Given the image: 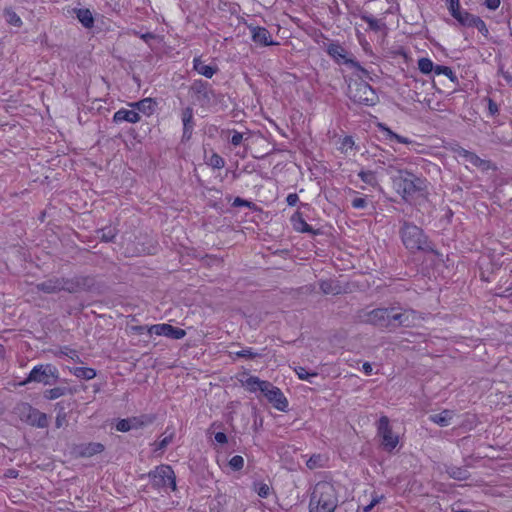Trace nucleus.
<instances>
[{"mask_svg": "<svg viewBox=\"0 0 512 512\" xmlns=\"http://www.w3.org/2000/svg\"><path fill=\"white\" fill-rule=\"evenodd\" d=\"M366 321L380 326H389L395 323L410 326L416 324V313L412 310L397 312L394 308H378L367 315Z\"/></svg>", "mask_w": 512, "mask_h": 512, "instance_id": "nucleus-1", "label": "nucleus"}, {"mask_svg": "<svg viewBox=\"0 0 512 512\" xmlns=\"http://www.w3.org/2000/svg\"><path fill=\"white\" fill-rule=\"evenodd\" d=\"M337 497L334 486L329 482H319L315 485L310 500L309 512H334Z\"/></svg>", "mask_w": 512, "mask_h": 512, "instance_id": "nucleus-2", "label": "nucleus"}, {"mask_svg": "<svg viewBox=\"0 0 512 512\" xmlns=\"http://www.w3.org/2000/svg\"><path fill=\"white\" fill-rule=\"evenodd\" d=\"M396 172V175H392L393 187L403 199L411 200L416 193L423 190L424 180L406 170H397Z\"/></svg>", "mask_w": 512, "mask_h": 512, "instance_id": "nucleus-3", "label": "nucleus"}, {"mask_svg": "<svg viewBox=\"0 0 512 512\" xmlns=\"http://www.w3.org/2000/svg\"><path fill=\"white\" fill-rule=\"evenodd\" d=\"M402 242L410 251L424 250L428 247L427 238L422 230L412 224H405L401 231Z\"/></svg>", "mask_w": 512, "mask_h": 512, "instance_id": "nucleus-4", "label": "nucleus"}, {"mask_svg": "<svg viewBox=\"0 0 512 512\" xmlns=\"http://www.w3.org/2000/svg\"><path fill=\"white\" fill-rule=\"evenodd\" d=\"M59 371L52 364H40L33 367L27 379L22 382L25 385L29 382H38L44 385H52L57 382Z\"/></svg>", "mask_w": 512, "mask_h": 512, "instance_id": "nucleus-5", "label": "nucleus"}, {"mask_svg": "<svg viewBox=\"0 0 512 512\" xmlns=\"http://www.w3.org/2000/svg\"><path fill=\"white\" fill-rule=\"evenodd\" d=\"M153 486L162 489H176L175 474L168 465H160L149 473Z\"/></svg>", "mask_w": 512, "mask_h": 512, "instance_id": "nucleus-6", "label": "nucleus"}, {"mask_svg": "<svg viewBox=\"0 0 512 512\" xmlns=\"http://www.w3.org/2000/svg\"><path fill=\"white\" fill-rule=\"evenodd\" d=\"M349 97L359 104L373 105L377 96L374 90L365 82H355L349 86Z\"/></svg>", "mask_w": 512, "mask_h": 512, "instance_id": "nucleus-7", "label": "nucleus"}, {"mask_svg": "<svg viewBox=\"0 0 512 512\" xmlns=\"http://www.w3.org/2000/svg\"><path fill=\"white\" fill-rule=\"evenodd\" d=\"M378 435L381 438V445L384 450L391 452L399 444V435L395 433L389 424V419L382 416L378 422Z\"/></svg>", "mask_w": 512, "mask_h": 512, "instance_id": "nucleus-8", "label": "nucleus"}, {"mask_svg": "<svg viewBox=\"0 0 512 512\" xmlns=\"http://www.w3.org/2000/svg\"><path fill=\"white\" fill-rule=\"evenodd\" d=\"M147 332L151 335L165 336L171 339H182L186 335V332L183 329L173 327L166 323L147 327Z\"/></svg>", "mask_w": 512, "mask_h": 512, "instance_id": "nucleus-9", "label": "nucleus"}, {"mask_svg": "<svg viewBox=\"0 0 512 512\" xmlns=\"http://www.w3.org/2000/svg\"><path fill=\"white\" fill-rule=\"evenodd\" d=\"M252 40L259 45L269 46L275 45L270 32L263 27L251 26L250 27Z\"/></svg>", "mask_w": 512, "mask_h": 512, "instance_id": "nucleus-10", "label": "nucleus"}, {"mask_svg": "<svg viewBox=\"0 0 512 512\" xmlns=\"http://www.w3.org/2000/svg\"><path fill=\"white\" fill-rule=\"evenodd\" d=\"M328 54L337 62L344 64L356 65L351 57H349L347 51L339 44L332 43L328 46Z\"/></svg>", "mask_w": 512, "mask_h": 512, "instance_id": "nucleus-11", "label": "nucleus"}, {"mask_svg": "<svg viewBox=\"0 0 512 512\" xmlns=\"http://www.w3.org/2000/svg\"><path fill=\"white\" fill-rule=\"evenodd\" d=\"M266 399L279 411H286L288 409V400L278 387H274L267 395Z\"/></svg>", "mask_w": 512, "mask_h": 512, "instance_id": "nucleus-12", "label": "nucleus"}, {"mask_svg": "<svg viewBox=\"0 0 512 512\" xmlns=\"http://www.w3.org/2000/svg\"><path fill=\"white\" fill-rule=\"evenodd\" d=\"M140 119L139 113L134 108L131 110L122 108L113 115V121L117 124L122 122L135 124L138 123Z\"/></svg>", "mask_w": 512, "mask_h": 512, "instance_id": "nucleus-13", "label": "nucleus"}, {"mask_svg": "<svg viewBox=\"0 0 512 512\" xmlns=\"http://www.w3.org/2000/svg\"><path fill=\"white\" fill-rule=\"evenodd\" d=\"M28 410L27 421L34 426L44 428L48 425V419L46 414L34 409L30 406H27Z\"/></svg>", "mask_w": 512, "mask_h": 512, "instance_id": "nucleus-14", "label": "nucleus"}, {"mask_svg": "<svg viewBox=\"0 0 512 512\" xmlns=\"http://www.w3.org/2000/svg\"><path fill=\"white\" fill-rule=\"evenodd\" d=\"M357 176L363 183L362 185H359V188L363 190L369 187L376 188L378 186L377 174L374 171L361 170Z\"/></svg>", "mask_w": 512, "mask_h": 512, "instance_id": "nucleus-15", "label": "nucleus"}, {"mask_svg": "<svg viewBox=\"0 0 512 512\" xmlns=\"http://www.w3.org/2000/svg\"><path fill=\"white\" fill-rule=\"evenodd\" d=\"M129 106L134 108L138 113L141 112L146 116H150L155 110V102L151 98H145L138 102L130 103Z\"/></svg>", "mask_w": 512, "mask_h": 512, "instance_id": "nucleus-16", "label": "nucleus"}, {"mask_svg": "<svg viewBox=\"0 0 512 512\" xmlns=\"http://www.w3.org/2000/svg\"><path fill=\"white\" fill-rule=\"evenodd\" d=\"M456 154L458 159L462 160L465 164H471L475 167H480L484 164L483 160H481L476 154L464 148L458 149Z\"/></svg>", "mask_w": 512, "mask_h": 512, "instance_id": "nucleus-17", "label": "nucleus"}, {"mask_svg": "<svg viewBox=\"0 0 512 512\" xmlns=\"http://www.w3.org/2000/svg\"><path fill=\"white\" fill-rule=\"evenodd\" d=\"M193 68L198 74L203 75L207 78H212L213 75L216 73L215 67L205 64L200 58H194Z\"/></svg>", "mask_w": 512, "mask_h": 512, "instance_id": "nucleus-18", "label": "nucleus"}, {"mask_svg": "<svg viewBox=\"0 0 512 512\" xmlns=\"http://www.w3.org/2000/svg\"><path fill=\"white\" fill-rule=\"evenodd\" d=\"M239 381L246 390L252 393L257 392L263 382V380H260L258 377L250 375H243Z\"/></svg>", "mask_w": 512, "mask_h": 512, "instance_id": "nucleus-19", "label": "nucleus"}, {"mask_svg": "<svg viewBox=\"0 0 512 512\" xmlns=\"http://www.w3.org/2000/svg\"><path fill=\"white\" fill-rule=\"evenodd\" d=\"M76 17L79 20V22L85 27V28H91L94 24V18L89 9H77L75 10Z\"/></svg>", "mask_w": 512, "mask_h": 512, "instance_id": "nucleus-20", "label": "nucleus"}, {"mask_svg": "<svg viewBox=\"0 0 512 512\" xmlns=\"http://www.w3.org/2000/svg\"><path fill=\"white\" fill-rule=\"evenodd\" d=\"M451 15L463 26L471 27V23L476 16L460 8L451 13Z\"/></svg>", "mask_w": 512, "mask_h": 512, "instance_id": "nucleus-21", "label": "nucleus"}, {"mask_svg": "<svg viewBox=\"0 0 512 512\" xmlns=\"http://www.w3.org/2000/svg\"><path fill=\"white\" fill-rule=\"evenodd\" d=\"M70 372L77 378L91 380L96 376V371L89 367H73Z\"/></svg>", "mask_w": 512, "mask_h": 512, "instance_id": "nucleus-22", "label": "nucleus"}, {"mask_svg": "<svg viewBox=\"0 0 512 512\" xmlns=\"http://www.w3.org/2000/svg\"><path fill=\"white\" fill-rule=\"evenodd\" d=\"M379 129L384 133L385 135V139L386 140H395L399 143H402V144H410L412 143V141L406 137H402L396 133H394L393 131H391L388 127H386L385 125L383 124H379L378 125Z\"/></svg>", "mask_w": 512, "mask_h": 512, "instance_id": "nucleus-23", "label": "nucleus"}, {"mask_svg": "<svg viewBox=\"0 0 512 512\" xmlns=\"http://www.w3.org/2000/svg\"><path fill=\"white\" fill-rule=\"evenodd\" d=\"M430 419L439 426L445 427L451 423L452 413L450 411L445 410L441 413L432 415Z\"/></svg>", "mask_w": 512, "mask_h": 512, "instance_id": "nucleus-24", "label": "nucleus"}, {"mask_svg": "<svg viewBox=\"0 0 512 512\" xmlns=\"http://www.w3.org/2000/svg\"><path fill=\"white\" fill-rule=\"evenodd\" d=\"M182 122L184 126V132L191 130L193 127V109L187 107L182 111Z\"/></svg>", "mask_w": 512, "mask_h": 512, "instance_id": "nucleus-25", "label": "nucleus"}, {"mask_svg": "<svg viewBox=\"0 0 512 512\" xmlns=\"http://www.w3.org/2000/svg\"><path fill=\"white\" fill-rule=\"evenodd\" d=\"M104 450V446L101 443H90L86 445L81 454L83 456H92L101 453Z\"/></svg>", "mask_w": 512, "mask_h": 512, "instance_id": "nucleus-26", "label": "nucleus"}, {"mask_svg": "<svg viewBox=\"0 0 512 512\" xmlns=\"http://www.w3.org/2000/svg\"><path fill=\"white\" fill-rule=\"evenodd\" d=\"M418 68L423 74L431 73L435 66L429 58H421L418 60Z\"/></svg>", "mask_w": 512, "mask_h": 512, "instance_id": "nucleus-27", "label": "nucleus"}, {"mask_svg": "<svg viewBox=\"0 0 512 512\" xmlns=\"http://www.w3.org/2000/svg\"><path fill=\"white\" fill-rule=\"evenodd\" d=\"M206 163H207L209 166H211V167H213V168H215V169H221V168H223V167H224V165H225V161H224V159H223L220 155H218V154H216V153H213V154H212V155H211V156L206 160Z\"/></svg>", "mask_w": 512, "mask_h": 512, "instance_id": "nucleus-28", "label": "nucleus"}, {"mask_svg": "<svg viewBox=\"0 0 512 512\" xmlns=\"http://www.w3.org/2000/svg\"><path fill=\"white\" fill-rule=\"evenodd\" d=\"M292 222L296 231L309 232L311 230L310 226L300 216L293 217Z\"/></svg>", "mask_w": 512, "mask_h": 512, "instance_id": "nucleus-29", "label": "nucleus"}, {"mask_svg": "<svg viewBox=\"0 0 512 512\" xmlns=\"http://www.w3.org/2000/svg\"><path fill=\"white\" fill-rule=\"evenodd\" d=\"M354 140L352 137L350 136H345L343 137L341 140H340V143H339V147L338 149L342 152V153H348L350 150L353 149L354 147Z\"/></svg>", "mask_w": 512, "mask_h": 512, "instance_id": "nucleus-30", "label": "nucleus"}, {"mask_svg": "<svg viewBox=\"0 0 512 512\" xmlns=\"http://www.w3.org/2000/svg\"><path fill=\"white\" fill-rule=\"evenodd\" d=\"M244 458L240 455H235L233 456L229 462H228V466L233 470V471H239L241 469H243L244 467Z\"/></svg>", "mask_w": 512, "mask_h": 512, "instance_id": "nucleus-31", "label": "nucleus"}, {"mask_svg": "<svg viewBox=\"0 0 512 512\" xmlns=\"http://www.w3.org/2000/svg\"><path fill=\"white\" fill-rule=\"evenodd\" d=\"M295 373L297 374L298 378L301 380L309 381L311 382L312 377L317 376L316 372H308L304 367H296L294 369Z\"/></svg>", "mask_w": 512, "mask_h": 512, "instance_id": "nucleus-32", "label": "nucleus"}, {"mask_svg": "<svg viewBox=\"0 0 512 512\" xmlns=\"http://www.w3.org/2000/svg\"><path fill=\"white\" fill-rule=\"evenodd\" d=\"M6 21L16 27H19L22 24L21 18L12 10L5 11Z\"/></svg>", "mask_w": 512, "mask_h": 512, "instance_id": "nucleus-33", "label": "nucleus"}, {"mask_svg": "<svg viewBox=\"0 0 512 512\" xmlns=\"http://www.w3.org/2000/svg\"><path fill=\"white\" fill-rule=\"evenodd\" d=\"M471 27H475L477 28V30L484 36H487L489 31H488V28L485 24V22L479 18V17H475V19L473 20V22L471 23Z\"/></svg>", "mask_w": 512, "mask_h": 512, "instance_id": "nucleus-34", "label": "nucleus"}, {"mask_svg": "<svg viewBox=\"0 0 512 512\" xmlns=\"http://www.w3.org/2000/svg\"><path fill=\"white\" fill-rule=\"evenodd\" d=\"M384 496L381 494L373 493L369 504L363 506L364 512H370L377 504L383 500Z\"/></svg>", "mask_w": 512, "mask_h": 512, "instance_id": "nucleus-35", "label": "nucleus"}, {"mask_svg": "<svg viewBox=\"0 0 512 512\" xmlns=\"http://www.w3.org/2000/svg\"><path fill=\"white\" fill-rule=\"evenodd\" d=\"M384 496L381 494L373 493L369 504L363 506L364 512H370L377 504L383 500Z\"/></svg>", "mask_w": 512, "mask_h": 512, "instance_id": "nucleus-36", "label": "nucleus"}, {"mask_svg": "<svg viewBox=\"0 0 512 512\" xmlns=\"http://www.w3.org/2000/svg\"><path fill=\"white\" fill-rule=\"evenodd\" d=\"M65 394V389L56 387L45 392V397L49 400L57 399Z\"/></svg>", "mask_w": 512, "mask_h": 512, "instance_id": "nucleus-37", "label": "nucleus"}, {"mask_svg": "<svg viewBox=\"0 0 512 512\" xmlns=\"http://www.w3.org/2000/svg\"><path fill=\"white\" fill-rule=\"evenodd\" d=\"M433 71L437 75H445L448 78H450L451 80H454V78H455L453 71L447 66H440V65L435 66Z\"/></svg>", "mask_w": 512, "mask_h": 512, "instance_id": "nucleus-38", "label": "nucleus"}, {"mask_svg": "<svg viewBox=\"0 0 512 512\" xmlns=\"http://www.w3.org/2000/svg\"><path fill=\"white\" fill-rule=\"evenodd\" d=\"M255 491L260 497L266 498L269 495L270 489L265 483H257L255 484Z\"/></svg>", "mask_w": 512, "mask_h": 512, "instance_id": "nucleus-39", "label": "nucleus"}, {"mask_svg": "<svg viewBox=\"0 0 512 512\" xmlns=\"http://www.w3.org/2000/svg\"><path fill=\"white\" fill-rule=\"evenodd\" d=\"M116 429L120 432H128L131 429V425L128 419H122L117 422Z\"/></svg>", "mask_w": 512, "mask_h": 512, "instance_id": "nucleus-40", "label": "nucleus"}, {"mask_svg": "<svg viewBox=\"0 0 512 512\" xmlns=\"http://www.w3.org/2000/svg\"><path fill=\"white\" fill-rule=\"evenodd\" d=\"M275 386L273 384H271L270 382L268 381H264L262 382V384L260 385L259 387V392H261L263 394V396L266 398L267 395L271 392V390L274 388Z\"/></svg>", "mask_w": 512, "mask_h": 512, "instance_id": "nucleus-41", "label": "nucleus"}, {"mask_svg": "<svg viewBox=\"0 0 512 512\" xmlns=\"http://www.w3.org/2000/svg\"><path fill=\"white\" fill-rule=\"evenodd\" d=\"M352 206L355 209H364L367 207V200L365 197H357L352 200Z\"/></svg>", "mask_w": 512, "mask_h": 512, "instance_id": "nucleus-42", "label": "nucleus"}, {"mask_svg": "<svg viewBox=\"0 0 512 512\" xmlns=\"http://www.w3.org/2000/svg\"><path fill=\"white\" fill-rule=\"evenodd\" d=\"M128 420L130 422L131 429H138L146 423L143 419L137 417L129 418Z\"/></svg>", "mask_w": 512, "mask_h": 512, "instance_id": "nucleus-43", "label": "nucleus"}, {"mask_svg": "<svg viewBox=\"0 0 512 512\" xmlns=\"http://www.w3.org/2000/svg\"><path fill=\"white\" fill-rule=\"evenodd\" d=\"M242 140H243V134L240 132L234 131L231 136V139H230L231 143L234 146H238L241 144Z\"/></svg>", "mask_w": 512, "mask_h": 512, "instance_id": "nucleus-44", "label": "nucleus"}, {"mask_svg": "<svg viewBox=\"0 0 512 512\" xmlns=\"http://www.w3.org/2000/svg\"><path fill=\"white\" fill-rule=\"evenodd\" d=\"M450 13L460 8L459 0H446Z\"/></svg>", "mask_w": 512, "mask_h": 512, "instance_id": "nucleus-45", "label": "nucleus"}, {"mask_svg": "<svg viewBox=\"0 0 512 512\" xmlns=\"http://www.w3.org/2000/svg\"><path fill=\"white\" fill-rule=\"evenodd\" d=\"M214 440H215V442H217L218 444H225V443H227L228 438H227V436H226V434H225V433H223V432H217V433L215 434V436H214Z\"/></svg>", "mask_w": 512, "mask_h": 512, "instance_id": "nucleus-46", "label": "nucleus"}, {"mask_svg": "<svg viewBox=\"0 0 512 512\" xmlns=\"http://www.w3.org/2000/svg\"><path fill=\"white\" fill-rule=\"evenodd\" d=\"M500 0H486L485 5L490 10H496L500 6Z\"/></svg>", "mask_w": 512, "mask_h": 512, "instance_id": "nucleus-47", "label": "nucleus"}, {"mask_svg": "<svg viewBox=\"0 0 512 512\" xmlns=\"http://www.w3.org/2000/svg\"><path fill=\"white\" fill-rule=\"evenodd\" d=\"M320 460V456H313L307 461V466L310 469L315 468L318 465V462Z\"/></svg>", "mask_w": 512, "mask_h": 512, "instance_id": "nucleus-48", "label": "nucleus"}, {"mask_svg": "<svg viewBox=\"0 0 512 512\" xmlns=\"http://www.w3.org/2000/svg\"><path fill=\"white\" fill-rule=\"evenodd\" d=\"M237 355L240 357H254L255 353L252 351V349L249 348L237 352Z\"/></svg>", "mask_w": 512, "mask_h": 512, "instance_id": "nucleus-49", "label": "nucleus"}, {"mask_svg": "<svg viewBox=\"0 0 512 512\" xmlns=\"http://www.w3.org/2000/svg\"><path fill=\"white\" fill-rule=\"evenodd\" d=\"M363 19L368 23L370 28H372V29L378 28V22L374 18L365 16V17H363Z\"/></svg>", "mask_w": 512, "mask_h": 512, "instance_id": "nucleus-50", "label": "nucleus"}, {"mask_svg": "<svg viewBox=\"0 0 512 512\" xmlns=\"http://www.w3.org/2000/svg\"><path fill=\"white\" fill-rule=\"evenodd\" d=\"M42 289L47 291V292H53V291L57 290L58 287L55 286V285L52 286L51 283H43L42 284Z\"/></svg>", "mask_w": 512, "mask_h": 512, "instance_id": "nucleus-51", "label": "nucleus"}, {"mask_svg": "<svg viewBox=\"0 0 512 512\" xmlns=\"http://www.w3.org/2000/svg\"><path fill=\"white\" fill-rule=\"evenodd\" d=\"M362 370L366 375L372 374L373 368L372 365L368 362H365L362 366Z\"/></svg>", "mask_w": 512, "mask_h": 512, "instance_id": "nucleus-52", "label": "nucleus"}, {"mask_svg": "<svg viewBox=\"0 0 512 512\" xmlns=\"http://www.w3.org/2000/svg\"><path fill=\"white\" fill-rule=\"evenodd\" d=\"M297 200H298V196L296 194H289L287 197V202L291 206L295 205Z\"/></svg>", "mask_w": 512, "mask_h": 512, "instance_id": "nucleus-53", "label": "nucleus"}, {"mask_svg": "<svg viewBox=\"0 0 512 512\" xmlns=\"http://www.w3.org/2000/svg\"><path fill=\"white\" fill-rule=\"evenodd\" d=\"M171 441V438L166 436L164 437L160 442H159V445H158V448L159 449H163L166 447V445H168Z\"/></svg>", "mask_w": 512, "mask_h": 512, "instance_id": "nucleus-54", "label": "nucleus"}, {"mask_svg": "<svg viewBox=\"0 0 512 512\" xmlns=\"http://www.w3.org/2000/svg\"><path fill=\"white\" fill-rule=\"evenodd\" d=\"M379 162H381V163H382V164H384V165H388L387 172H388V174H391V175H392V173H393V169H394V168H393V166L390 164V160H389V159H387V161H385V160H379Z\"/></svg>", "mask_w": 512, "mask_h": 512, "instance_id": "nucleus-55", "label": "nucleus"}, {"mask_svg": "<svg viewBox=\"0 0 512 512\" xmlns=\"http://www.w3.org/2000/svg\"><path fill=\"white\" fill-rule=\"evenodd\" d=\"M234 204H235L236 206H240V205H247V203H246L244 200L239 199V198H237V199L234 201Z\"/></svg>", "mask_w": 512, "mask_h": 512, "instance_id": "nucleus-56", "label": "nucleus"}, {"mask_svg": "<svg viewBox=\"0 0 512 512\" xmlns=\"http://www.w3.org/2000/svg\"><path fill=\"white\" fill-rule=\"evenodd\" d=\"M113 236H114V235H113L112 233H110V232H109V235L103 234V238H105V240H107V241H108V240H110V239H112V238H113Z\"/></svg>", "mask_w": 512, "mask_h": 512, "instance_id": "nucleus-57", "label": "nucleus"}, {"mask_svg": "<svg viewBox=\"0 0 512 512\" xmlns=\"http://www.w3.org/2000/svg\"><path fill=\"white\" fill-rule=\"evenodd\" d=\"M490 110L493 111L494 110V107L492 105V103H490Z\"/></svg>", "mask_w": 512, "mask_h": 512, "instance_id": "nucleus-58", "label": "nucleus"}]
</instances>
